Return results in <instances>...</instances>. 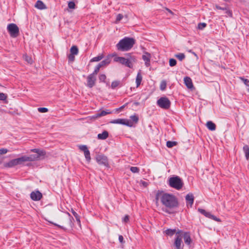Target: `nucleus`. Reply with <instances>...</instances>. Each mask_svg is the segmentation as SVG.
<instances>
[{"label":"nucleus","mask_w":249,"mask_h":249,"mask_svg":"<svg viewBox=\"0 0 249 249\" xmlns=\"http://www.w3.org/2000/svg\"><path fill=\"white\" fill-rule=\"evenodd\" d=\"M87 87L91 89L93 88L95 85L96 81V76L90 73L87 76Z\"/></svg>","instance_id":"obj_10"},{"label":"nucleus","mask_w":249,"mask_h":249,"mask_svg":"<svg viewBox=\"0 0 249 249\" xmlns=\"http://www.w3.org/2000/svg\"><path fill=\"white\" fill-rule=\"evenodd\" d=\"M135 43V40L131 37H124L117 44L118 50L121 51H128L130 50Z\"/></svg>","instance_id":"obj_2"},{"label":"nucleus","mask_w":249,"mask_h":249,"mask_svg":"<svg viewBox=\"0 0 249 249\" xmlns=\"http://www.w3.org/2000/svg\"><path fill=\"white\" fill-rule=\"evenodd\" d=\"M110 113H111V112L109 110H107L106 111V110H102L100 112H98V113H97L96 115V117H100L104 116H105L107 114H109Z\"/></svg>","instance_id":"obj_27"},{"label":"nucleus","mask_w":249,"mask_h":249,"mask_svg":"<svg viewBox=\"0 0 249 249\" xmlns=\"http://www.w3.org/2000/svg\"><path fill=\"white\" fill-rule=\"evenodd\" d=\"M7 98V94L3 93H0V100L1 101H5L6 100Z\"/></svg>","instance_id":"obj_43"},{"label":"nucleus","mask_w":249,"mask_h":249,"mask_svg":"<svg viewBox=\"0 0 249 249\" xmlns=\"http://www.w3.org/2000/svg\"><path fill=\"white\" fill-rule=\"evenodd\" d=\"M71 54L76 55L78 53V49L76 46H73L70 49Z\"/></svg>","instance_id":"obj_31"},{"label":"nucleus","mask_w":249,"mask_h":249,"mask_svg":"<svg viewBox=\"0 0 249 249\" xmlns=\"http://www.w3.org/2000/svg\"><path fill=\"white\" fill-rule=\"evenodd\" d=\"M194 53L195 55H196V53Z\"/></svg>","instance_id":"obj_59"},{"label":"nucleus","mask_w":249,"mask_h":249,"mask_svg":"<svg viewBox=\"0 0 249 249\" xmlns=\"http://www.w3.org/2000/svg\"><path fill=\"white\" fill-rule=\"evenodd\" d=\"M175 56L179 61H182L185 58V55L183 53H178L175 54Z\"/></svg>","instance_id":"obj_33"},{"label":"nucleus","mask_w":249,"mask_h":249,"mask_svg":"<svg viewBox=\"0 0 249 249\" xmlns=\"http://www.w3.org/2000/svg\"><path fill=\"white\" fill-rule=\"evenodd\" d=\"M106 78H107V77H106V75L104 74H100V75L99 76V80L100 82H101L105 83Z\"/></svg>","instance_id":"obj_38"},{"label":"nucleus","mask_w":249,"mask_h":249,"mask_svg":"<svg viewBox=\"0 0 249 249\" xmlns=\"http://www.w3.org/2000/svg\"><path fill=\"white\" fill-rule=\"evenodd\" d=\"M186 205L188 207H192L194 201V196L192 194H188L185 196Z\"/></svg>","instance_id":"obj_15"},{"label":"nucleus","mask_w":249,"mask_h":249,"mask_svg":"<svg viewBox=\"0 0 249 249\" xmlns=\"http://www.w3.org/2000/svg\"><path fill=\"white\" fill-rule=\"evenodd\" d=\"M239 78L241 80V81L244 83V84L246 86L249 87V80L245 78L244 77H240Z\"/></svg>","instance_id":"obj_40"},{"label":"nucleus","mask_w":249,"mask_h":249,"mask_svg":"<svg viewBox=\"0 0 249 249\" xmlns=\"http://www.w3.org/2000/svg\"><path fill=\"white\" fill-rule=\"evenodd\" d=\"M71 213L75 217L76 221L79 224H80V216L78 215V214L73 210H71Z\"/></svg>","instance_id":"obj_35"},{"label":"nucleus","mask_w":249,"mask_h":249,"mask_svg":"<svg viewBox=\"0 0 249 249\" xmlns=\"http://www.w3.org/2000/svg\"><path fill=\"white\" fill-rule=\"evenodd\" d=\"M215 7L217 9L224 10L225 13L226 14H227L229 17H232V12L231 10H230L227 7H222L218 5H216Z\"/></svg>","instance_id":"obj_21"},{"label":"nucleus","mask_w":249,"mask_h":249,"mask_svg":"<svg viewBox=\"0 0 249 249\" xmlns=\"http://www.w3.org/2000/svg\"><path fill=\"white\" fill-rule=\"evenodd\" d=\"M7 29L12 37H17L19 35V28L15 23L9 24L7 25Z\"/></svg>","instance_id":"obj_6"},{"label":"nucleus","mask_w":249,"mask_h":249,"mask_svg":"<svg viewBox=\"0 0 249 249\" xmlns=\"http://www.w3.org/2000/svg\"><path fill=\"white\" fill-rule=\"evenodd\" d=\"M118 86L121 87L122 85L119 81H114L111 83V87L112 89H114Z\"/></svg>","instance_id":"obj_32"},{"label":"nucleus","mask_w":249,"mask_h":249,"mask_svg":"<svg viewBox=\"0 0 249 249\" xmlns=\"http://www.w3.org/2000/svg\"><path fill=\"white\" fill-rule=\"evenodd\" d=\"M23 157L13 159L8 162L4 163V167L5 168H12L18 165H21L24 162Z\"/></svg>","instance_id":"obj_5"},{"label":"nucleus","mask_w":249,"mask_h":249,"mask_svg":"<svg viewBox=\"0 0 249 249\" xmlns=\"http://www.w3.org/2000/svg\"><path fill=\"white\" fill-rule=\"evenodd\" d=\"M110 57H107L104 60L102 61L98 64L101 66V67H103L108 65L110 63Z\"/></svg>","instance_id":"obj_26"},{"label":"nucleus","mask_w":249,"mask_h":249,"mask_svg":"<svg viewBox=\"0 0 249 249\" xmlns=\"http://www.w3.org/2000/svg\"><path fill=\"white\" fill-rule=\"evenodd\" d=\"M166 10L169 13H170L172 15H174V13L171 10H170L168 8H166Z\"/></svg>","instance_id":"obj_56"},{"label":"nucleus","mask_w":249,"mask_h":249,"mask_svg":"<svg viewBox=\"0 0 249 249\" xmlns=\"http://www.w3.org/2000/svg\"><path fill=\"white\" fill-rule=\"evenodd\" d=\"M177 144V142L175 141H167L166 142V146L168 148H172L173 146L176 145Z\"/></svg>","instance_id":"obj_34"},{"label":"nucleus","mask_w":249,"mask_h":249,"mask_svg":"<svg viewBox=\"0 0 249 249\" xmlns=\"http://www.w3.org/2000/svg\"><path fill=\"white\" fill-rule=\"evenodd\" d=\"M176 229H167L165 231V233H166V234L168 236H170L173 235L176 233Z\"/></svg>","instance_id":"obj_30"},{"label":"nucleus","mask_w":249,"mask_h":249,"mask_svg":"<svg viewBox=\"0 0 249 249\" xmlns=\"http://www.w3.org/2000/svg\"><path fill=\"white\" fill-rule=\"evenodd\" d=\"M182 235L180 234V231H178L176 234V238L174 242V246L175 247V249H183V244L182 241Z\"/></svg>","instance_id":"obj_8"},{"label":"nucleus","mask_w":249,"mask_h":249,"mask_svg":"<svg viewBox=\"0 0 249 249\" xmlns=\"http://www.w3.org/2000/svg\"><path fill=\"white\" fill-rule=\"evenodd\" d=\"M140 184H142L144 187H147V185H148V183L147 182L144 181L142 180H140Z\"/></svg>","instance_id":"obj_51"},{"label":"nucleus","mask_w":249,"mask_h":249,"mask_svg":"<svg viewBox=\"0 0 249 249\" xmlns=\"http://www.w3.org/2000/svg\"><path fill=\"white\" fill-rule=\"evenodd\" d=\"M124 106H123L121 107H120V108H117L116 110H121V109H122L124 108Z\"/></svg>","instance_id":"obj_57"},{"label":"nucleus","mask_w":249,"mask_h":249,"mask_svg":"<svg viewBox=\"0 0 249 249\" xmlns=\"http://www.w3.org/2000/svg\"><path fill=\"white\" fill-rule=\"evenodd\" d=\"M243 151L245 154V157L247 160L249 158V147L248 145H245L243 146Z\"/></svg>","instance_id":"obj_29"},{"label":"nucleus","mask_w":249,"mask_h":249,"mask_svg":"<svg viewBox=\"0 0 249 249\" xmlns=\"http://www.w3.org/2000/svg\"><path fill=\"white\" fill-rule=\"evenodd\" d=\"M108 137V133L107 131H103L102 133L98 134L97 138L100 140H105Z\"/></svg>","instance_id":"obj_24"},{"label":"nucleus","mask_w":249,"mask_h":249,"mask_svg":"<svg viewBox=\"0 0 249 249\" xmlns=\"http://www.w3.org/2000/svg\"><path fill=\"white\" fill-rule=\"evenodd\" d=\"M125 58L127 59L130 60L129 62L130 64H133V63L136 61V57L134 55H132V53H127L125 54Z\"/></svg>","instance_id":"obj_23"},{"label":"nucleus","mask_w":249,"mask_h":249,"mask_svg":"<svg viewBox=\"0 0 249 249\" xmlns=\"http://www.w3.org/2000/svg\"><path fill=\"white\" fill-rule=\"evenodd\" d=\"M30 197L34 201H38L42 198V195L39 191H36L31 193Z\"/></svg>","instance_id":"obj_14"},{"label":"nucleus","mask_w":249,"mask_h":249,"mask_svg":"<svg viewBox=\"0 0 249 249\" xmlns=\"http://www.w3.org/2000/svg\"><path fill=\"white\" fill-rule=\"evenodd\" d=\"M124 221L125 222H127L129 221V216L128 215H125L124 218Z\"/></svg>","instance_id":"obj_54"},{"label":"nucleus","mask_w":249,"mask_h":249,"mask_svg":"<svg viewBox=\"0 0 249 249\" xmlns=\"http://www.w3.org/2000/svg\"><path fill=\"white\" fill-rule=\"evenodd\" d=\"M8 152V150L6 148H1L0 149V155L5 154Z\"/></svg>","instance_id":"obj_50"},{"label":"nucleus","mask_w":249,"mask_h":249,"mask_svg":"<svg viewBox=\"0 0 249 249\" xmlns=\"http://www.w3.org/2000/svg\"><path fill=\"white\" fill-rule=\"evenodd\" d=\"M142 75L141 71H140L138 72L136 78V83L137 88H138L140 86L141 82L142 81Z\"/></svg>","instance_id":"obj_20"},{"label":"nucleus","mask_w":249,"mask_h":249,"mask_svg":"<svg viewBox=\"0 0 249 249\" xmlns=\"http://www.w3.org/2000/svg\"><path fill=\"white\" fill-rule=\"evenodd\" d=\"M104 56L103 54L98 55L90 59V62H98L102 60L104 58Z\"/></svg>","instance_id":"obj_28"},{"label":"nucleus","mask_w":249,"mask_h":249,"mask_svg":"<svg viewBox=\"0 0 249 249\" xmlns=\"http://www.w3.org/2000/svg\"><path fill=\"white\" fill-rule=\"evenodd\" d=\"M130 170L133 173H138L140 172V169L135 166L131 167Z\"/></svg>","instance_id":"obj_39"},{"label":"nucleus","mask_w":249,"mask_h":249,"mask_svg":"<svg viewBox=\"0 0 249 249\" xmlns=\"http://www.w3.org/2000/svg\"><path fill=\"white\" fill-rule=\"evenodd\" d=\"M96 161L99 164L107 166L108 164L107 158L104 155H98L96 157Z\"/></svg>","instance_id":"obj_12"},{"label":"nucleus","mask_w":249,"mask_h":249,"mask_svg":"<svg viewBox=\"0 0 249 249\" xmlns=\"http://www.w3.org/2000/svg\"><path fill=\"white\" fill-rule=\"evenodd\" d=\"M151 54L149 53L145 52L142 56V59L145 62V65L148 67L150 66Z\"/></svg>","instance_id":"obj_16"},{"label":"nucleus","mask_w":249,"mask_h":249,"mask_svg":"<svg viewBox=\"0 0 249 249\" xmlns=\"http://www.w3.org/2000/svg\"><path fill=\"white\" fill-rule=\"evenodd\" d=\"M168 181L170 187L178 190L181 189L183 185L182 180L178 176L171 177Z\"/></svg>","instance_id":"obj_4"},{"label":"nucleus","mask_w":249,"mask_h":249,"mask_svg":"<svg viewBox=\"0 0 249 249\" xmlns=\"http://www.w3.org/2000/svg\"><path fill=\"white\" fill-rule=\"evenodd\" d=\"M101 66L99 65V64H98L95 68L94 69V71H93V72L91 73L95 76H96V75L97 74V73H98L100 68H101Z\"/></svg>","instance_id":"obj_37"},{"label":"nucleus","mask_w":249,"mask_h":249,"mask_svg":"<svg viewBox=\"0 0 249 249\" xmlns=\"http://www.w3.org/2000/svg\"><path fill=\"white\" fill-rule=\"evenodd\" d=\"M52 224H53L54 225L56 226H57L58 227H59V228H61V229H64L63 227H62V226H60V225H58V224H57L53 223H52Z\"/></svg>","instance_id":"obj_55"},{"label":"nucleus","mask_w":249,"mask_h":249,"mask_svg":"<svg viewBox=\"0 0 249 249\" xmlns=\"http://www.w3.org/2000/svg\"><path fill=\"white\" fill-rule=\"evenodd\" d=\"M115 62H119L122 65H124L129 68L133 67V64H130L129 62L130 60L127 59L125 57L117 56L114 58Z\"/></svg>","instance_id":"obj_9"},{"label":"nucleus","mask_w":249,"mask_h":249,"mask_svg":"<svg viewBox=\"0 0 249 249\" xmlns=\"http://www.w3.org/2000/svg\"><path fill=\"white\" fill-rule=\"evenodd\" d=\"M74 55H73V54H70L68 56L69 60L70 61H74Z\"/></svg>","instance_id":"obj_52"},{"label":"nucleus","mask_w":249,"mask_h":249,"mask_svg":"<svg viewBox=\"0 0 249 249\" xmlns=\"http://www.w3.org/2000/svg\"><path fill=\"white\" fill-rule=\"evenodd\" d=\"M35 7L39 10H43L47 8L45 4L41 0H37L35 5Z\"/></svg>","instance_id":"obj_19"},{"label":"nucleus","mask_w":249,"mask_h":249,"mask_svg":"<svg viewBox=\"0 0 249 249\" xmlns=\"http://www.w3.org/2000/svg\"><path fill=\"white\" fill-rule=\"evenodd\" d=\"M177 64V61L174 58H171L169 60V65L171 67L175 66Z\"/></svg>","instance_id":"obj_42"},{"label":"nucleus","mask_w":249,"mask_h":249,"mask_svg":"<svg viewBox=\"0 0 249 249\" xmlns=\"http://www.w3.org/2000/svg\"><path fill=\"white\" fill-rule=\"evenodd\" d=\"M139 121V117L137 115L134 114L130 117V120L126 119H117L111 121V124H121L129 127H133L134 124L138 123Z\"/></svg>","instance_id":"obj_3"},{"label":"nucleus","mask_w":249,"mask_h":249,"mask_svg":"<svg viewBox=\"0 0 249 249\" xmlns=\"http://www.w3.org/2000/svg\"><path fill=\"white\" fill-rule=\"evenodd\" d=\"M68 7L70 9H74L75 8V3L72 1L69 2Z\"/></svg>","instance_id":"obj_47"},{"label":"nucleus","mask_w":249,"mask_h":249,"mask_svg":"<svg viewBox=\"0 0 249 249\" xmlns=\"http://www.w3.org/2000/svg\"><path fill=\"white\" fill-rule=\"evenodd\" d=\"M207 24L205 23H199L198 24L197 28L199 30H202L206 27Z\"/></svg>","instance_id":"obj_44"},{"label":"nucleus","mask_w":249,"mask_h":249,"mask_svg":"<svg viewBox=\"0 0 249 249\" xmlns=\"http://www.w3.org/2000/svg\"><path fill=\"white\" fill-rule=\"evenodd\" d=\"M24 161H33L39 159V156L36 155H31L30 156H23Z\"/></svg>","instance_id":"obj_17"},{"label":"nucleus","mask_w":249,"mask_h":249,"mask_svg":"<svg viewBox=\"0 0 249 249\" xmlns=\"http://www.w3.org/2000/svg\"><path fill=\"white\" fill-rule=\"evenodd\" d=\"M180 231V234L182 235V238H183L184 243H185V244L188 246L190 245L192 242V240L190 237V233L187 232H183L181 231Z\"/></svg>","instance_id":"obj_13"},{"label":"nucleus","mask_w":249,"mask_h":249,"mask_svg":"<svg viewBox=\"0 0 249 249\" xmlns=\"http://www.w3.org/2000/svg\"><path fill=\"white\" fill-rule=\"evenodd\" d=\"M225 1H228V0H224Z\"/></svg>","instance_id":"obj_58"},{"label":"nucleus","mask_w":249,"mask_h":249,"mask_svg":"<svg viewBox=\"0 0 249 249\" xmlns=\"http://www.w3.org/2000/svg\"><path fill=\"white\" fill-rule=\"evenodd\" d=\"M84 155H85V158H86V160L88 161H90V160H91V158H90V156L89 151L88 150L87 151H85Z\"/></svg>","instance_id":"obj_36"},{"label":"nucleus","mask_w":249,"mask_h":249,"mask_svg":"<svg viewBox=\"0 0 249 249\" xmlns=\"http://www.w3.org/2000/svg\"><path fill=\"white\" fill-rule=\"evenodd\" d=\"M157 105L160 108L164 109H168L171 106V102L166 97H160L157 102Z\"/></svg>","instance_id":"obj_7"},{"label":"nucleus","mask_w":249,"mask_h":249,"mask_svg":"<svg viewBox=\"0 0 249 249\" xmlns=\"http://www.w3.org/2000/svg\"><path fill=\"white\" fill-rule=\"evenodd\" d=\"M135 104H136V105H138V104H139V103H136Z\"/></svg>","instance_id":"obj_60"},{"label":"nucleus","mask_w":249,"mask_h":249,"mask_svg":"<svg viewBox=\"0 0 249 249\" xmlns=\"http://www.w3.org/2000/svg\"><path fill=\"white\" fill-rule=\"evenodd\" d=\"M119 241L121 243H123L124 242V237H123V236L122 235H120L119 236Z\"/></svg>","instance_id":"obj_53"},{"label":"nucleus","mask_w":249,"mask_h":249,"mask_svg":"<svg viewBox=\"0 0 249 249\" xmlns=\"http://www.w3.org/2000/svg\"><path fill=\"white\" fill-rule=\"evenodd\" d=\"M166 88V82L165 81H162L160 84V89L161 90H164Z\"/></svg>","instance_id":"obj_41"},{"label":"nucleus","mask_w":249,"mask_h":249,"mask_svg":"<svg viewBox=\"0 0 249 249\" xmlns=\"http://www.w3.org/2000/svg\"><path fill=\"white\" fill-rule=\"evenodd\" d=\"M79 148L81 151H83L84 153L85 152V151H87L89 150L87 146L86 145H79Z\"/></svg>","instance_id":"obj_45"},{"label":"nucleus","mask_w":249,"mask_h":249,"mask_svg":"<svg viewBox=\"0 0 249 249\" xmlns=\"http://www.w3.org/2000/svg\"><path fill=\"white\" fill-rule=\"evenodd\" d=\"M37 110L39 112L41 113H45L48 111V109L46 107H39L37 108Z\"/></svg>","instance_id":"obj_48"},{"label":"nucleus","mask_w":249,"mask_h":249,"mask_svg":"<svg viewBox=\"0 0 249 249\" xmlns=\"http://www.w3.org/2000/svg\"><path fill=\"white\" fill-rule=\"evenodd\" d=\"M31 152L37 153L36 155L39 156V158L41 156H44L46 154V152L43 150H40L39 149H32L31 150Z\"/></svg>","instance_id":"obj_25"},{"label":"nucleus","mask_w":249,"mask_h":249,"mask_svg":"<svg viewBox=\"0 0 249 249\" xmlns=\"http://www.w3.org/2000/svg\"><path fill=\"white\" fill-rule=\"evenodd\" d=\"M123 18V15H122L121 14L117 15V17H116V21L117 22L120 21Z\"/></svg>","instance_id":"obj_49"},{"label":"nucleus","mask_w":249,"mask_h":249,"mask_svg":"<svg viewBox=\"0 0 249 249\" xmlns=\"http://www.w3.org/2000/svg\"><path fill=\"white\" fill-rule=\"evenodd\" d=\"M184 81L185 85L188 89H192L193 88L194 86L191 78L186 76L184 77Z\"/></svg>","instance_id":"obj_18"},{"label":"nucleus","mask_w":249,"mask_h":249,"mask_svg":"<svg viewBox=\"0 0 249 249\" xmlns=\"http://www.w3.org/2000/svg\"><path fill=\"white\" fill-rule=\"evenodd\" d=\"M198 211L201 214L205 216L206 217L212 219L215 221L220 222L221 221L220 219L214 215L212 214L210 212H206L205 210L198 208Z\"/></svg>","instance_id":"obj_11"},{"label":"nucleus","mask_w":249,"mask_h":249,"mask_svg":"<svg viewBox=\"0 0 249 249\" xmlns=\"http://www.w3.org/2000/svg\"><path fill=\"white\" fill-rule=\"evenodd\" d=\"M79 148L81 151H83L84 153L85 152V151H87L89 150L87 146L86 145H79Z\"/></svg>","instance_id":"obj_46"},{"label":"nucleus","mask_w":249,"mask_h":249,"mask_svg":"<svg viewBox=\"0 0 249 249\" xmlns=\"http://www.w3.org/2000/svg\"><path fill=\"white\" fill-rule=\"evenodd\" d=\"M206 125L208 129L211 131H214L216 129V125L211 121H208Z\"/></svg>","instance_id":"obj_22"},{"label":"nucleus","mask_w":249,"mask_h":249,"mask_svg":"<svg viewBox=\"0 0 249 249\" xmlns=\"http://www.w3.org/2000/svg\"><path fill=\"white\" fill-rule=\"evenodd\" d=\"M155 199L157 203L160 201L163 206L169 209H173L178 206V198L172 194L158 192L156 195Z\"/></svg>","instance_id":"obj_1"}]
</instances>
